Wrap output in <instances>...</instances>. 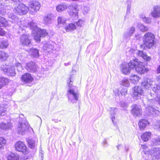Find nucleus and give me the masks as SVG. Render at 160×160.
<instances>
[{
    "label": "nucleus",
    "instance_id": "obj_1",
    "mask_svg": "<svg viewBox=\"0 0 160 160\" xmlns=\"http://www.w3.org/2000/svg\"><path fill=\"white\" fill-rule=\"evenodd\" d=\"M68 8V13L71 17L78 18V10L77 6L74 4H71L68 6L65 3H62L57 5V10L59 12H62L66 9Z\"/></svg>",
    "mask_w": 160,
    "mask_h": 160
},
{
    "label": "nucleus",
    "instance_id": "obj_2",
    "mask_svg": "<svg viewBox=\"0 0 160 160\" xmlns=\"http://www.w3.org/2000/svg\"><path fill=\"white\" fill-rule=\"evenodd\" d=\"M28 26L32 30V33L34 39L37 42H39L41 37H45L48 34L46 30H42L38 28L36 26V23L33 22L28 23Z\"/></svg>",
    "mask_w": 160,
    "mask_h": 160
},
{
    "label": "nucleus",
    "instance_id": "obj_3",
    "mask_svg": "<svg viewBox=\"0 0 160 160\" xmlns=\"http://www.w3.org/2000/svg\"><path fill=\"white\" fill-rule=\"evenodd\" d=\"M128 66L130 68L135 69L138 73L141 74H144L148 70V69L145 68L143 63L137 58L131 60L128 63Z\"/></svg>",
    "mask_w": 160,
    "mask_h": 160
},
{
    "label": "nucleus",
    "instance_id": "obj_4",
    "mask_svg": "<svg viewBox=\"0 0 160 160\" xmlns=\"http://www.w3.org/2000/svg\"><path fill=\"white\" fill-rule=\"evenodd\" d=\"M154 35L152 33L149 32L146 33L143 37V41L144 44L150 48L154 44Z\"/></svg>",
    "mask_w": 160,
    "mask_h": 160
},
{
    "label": "nucleus",
    "instance_id": "obj_5",
    "mask_svg": "<svg viewBox=\"0 0 160 160\" xmlns=\"http://www.w3.org/2000/svg\"><path fill=\"white\" fill-rule=\"evenodd\" d=\"M67 94L69 101L72 103H76L79 100V94L73 88L68 89Z\"/></svg>",
    "mask_w": 160,
    "mask_h": 160
},
{
    "label": "nucleus",
    "instance_id": "obj_6",
    "mask_svg": "<svg viewBox=\"0 0 160 160\" xmlns=\"http://www.w3.org/2000/svg\"><path fill=\"white\" fill-rule=\"evenodd\" d=\"M132 95L134 99H140L141 96L144 95V91L141 87L135 86L132 88Z\"/></svg>",
    "mask_w": 160,
    "mask_h": 160
},
{
    "label": "nucleus",
    "instance_id": "obj_7",
    "mask_svg": "<svg viewBox=\"0 0 160 160\" xmlns=\"http://www.w3.org/2000/svg\"><path fill=\"white\" fill-rule=\"evenodd\" d=\"M2 70L8 76H14L16 75L15 67L10 65L3 64L1 67Z\"/></svg>",
    "mask_w": 160,
    "mask_h": 160
},
{
    "label": "nucleus",
    "instance_id": "obj_8",
    "mask_svg": "<svg viewBox=\"0 0 160 160\" xmlns=\"http://www.w3.org/2000/svg\"><path fill=\"white\" fill-rule=\"evenodd\" d=\"M28 8L25 5L22 3L19 4L16 7L14 10V12L16 13L22 15L26 14L28 12Z\"/></svg>",
    "mask_w": 160,
    "mask_h": 160
},
{
    "label": "nucleus",
    "instance_id": "obj_9",
    "mask_svg": "<svg viewBox=\"0 0 160 160\" xmlns=\"http://www.w3.org/2000/svg\"><path fill=\"white\" fill-rule=\"evenodd\" d=\"M15 149L16 151L23 153H26L27 147L24 143L22 141L17 142L15 145Z\"/></svg>",
    "mask_w": 160,
    "mask_h": 160
},
{
    "label": "nucleus",
    "instance_id": "obj_10",
    "mask_svg": "<svg viewBox=\"0 0 160 160\" xmlns=\"http://www.w3.org/2000/svg\"><path fill=\"white\" fill-rule=\"evenodd\" d=\"M29 6L31 9H33L35 12L30 11V12L33 15L35 14V12L38 11L40 8L41 5L38 1H32L30 2Z\"/></svg>",
    "mask_w": 160,
    "mask_h": 160
},
{
    "label": "nucleus",
    "instance_id": "obj_11",
    "mask_svg": "<svg viewBox=\"0 0 160 160\" xmlns=\"http://www.w3.org/2000/svg\"><path fill=\"white\" fill-rule=\"evenodd\" d=\"M28 125L27 123L22 122L18 125L17 132L20 134L22 135L28 129Z\"/></svg>",
    "mask_w": 160,
    "mask_h": 160
},
{
    "label": "nucleus",
    "instance_id": "obj_12",
    "mask_svg": "<svg viewBox=\"0 0 160 160\" xmlns=\"http://www.w3.org/2000/svg\"><path fill=\"white\" fill-rule=\"evenodd\" d=\"M152 16L154 18H160V5H155L153 10L151 12Z\"/></svg>",
    "mask_w": 160,
    "mask_h": 160
},
{
    "label": "nucleus",
    "instance_id": "obj_13",
    "mask_svg": "<svg viewBox=\"0 0 160 160\" xmlns=\"http://www.w3.org/2000/svg\"><path fill=\"white\" fill-rule=\"evenodd\" d=\"M20 42L23 45H28L31 43L30 39L26 34H23L20 37Z\"/></svg>",
    "mask_w": 160,
    "mask_h": 160
},
{
    "label": "nucleus",
    "instance_id": "obj_14",
    "mask_svg": "<svg viewBox=\"0 0 160 160\" xmlns=\"http://www.w3.org/2000/svg\"><path fill=\"white\" fill-rule=\"evenodd\" d=\"M53 18V15L52 14H48L44 15L42 20L43 23L46 25L51 23Z\"/></svg>",
    "mask_w": 160,
    "mask_h": 160
},
{
    "label": "nucleus",
    "instance_id": "obj_15",
    "mask_svg": "<svg viewBox=\"0 0 160 160\" xmlns=\"http://www.w3.org/2000/svg\"><path fill=\"white\" fill-rule=\"evenodd\" d=\"M141 108L140 106L134 105L131 110L132 114L135 116H139L141 114Z\"/></svg>",
    "mask_w": 160,
    "mask_h": 160
},
{
    "label": "nucleus",
    "instance_id": "obj_16",
    "mask_svg": "<svg viewBox=\"0 0 160 160\" xmlns=\"http://www.w3.org/2000/svg\"><path fill=\"white\" fill-rule=\"evenodd\" d=\"M27 70L30 72H35L37 71V66L33 62L28 63L26 66Z\"/></svg>",
    "mask_w": 160,
    "mask_h": 160
},
{
    "label": "nucleus",
    "instance_id": "obj_17",
    "mask_svg": "<svg viewBox=\"0 0 160 160\" xmlns=\"http://www.w3.org/2000/svg\"><path fill=\"white\" fill-rule=\"evenodd\" d=\"M132 69L130 68L128 66V64L123 63L120 66V70L124 74H129L130 72V70Z\"/></svg>",
    "mask_w": 160,
    "mask_h": 160
},
{
    "label": "nucleus",
    "instance_id": "obj_18",
    "mask_svg": "<svg viewBox=\"0 0 160 160\" xmlns=\"http://www.w3.org/2000/svg\"><path fill=\"white\" fill-rule=\"evenodd\" d=\"M22 81L24 83H30L33 80V78L31 76L30 74L28 73H26L22 75L21 77Z\"/></svg>",
    "mask_w": 160,
    "mask_h": 160
},
{
    "label": "nucleus",
    "instance_id": "obj_19",
    "mask_svg": "<svg viewBox=\"0 0 160 160\" xmlns=\"http://www.w3.org/2000/svg\"><path fill=\"white\" fill-rule=\"evenodd\" d=\"M152 81L149 79H146L142 82L141 84V87L144 88L146 89H148L151 87L152 83Z\"/></svg>",
    "mask_w": 160,
    "mask_h": 160
},
{
    "label": "nucleus",
    "instance_id": "obj_20",
    "mask_svg": "<svg viewBox=\"0 0 160 160\" xmlns=\"http://www.w3.org/2000/svg\"><path fill=\"white\" fill-rule=\"evenodd\" d=\"M146 110L148 113L151 114H157L159 111L157 107L148 106L146 108ZM149 114V113H148Z\"/></svg>",
    "mask_w": 160,
    "mask_h": 160
},
{
    "label": "nucleus",
    "instance_id": "obj_21",
    "mask_svg": "<svg viewBox=\"0 0 160 160\" xmlns=\"http://www.w3.org/2000/svg\"><path fill=\"white\" fill-rule=\"evenodd\" d=\"M156 80L157 82L160 84V75L157 77ZM152 90L155 93L160 92V84H155V86L152 88Z\"/></svg>",
    "mask_w": 160,
    "mask_h": 160
},
{
    "label": "nucleus",
    "instance_id": "obj_22",
    "mask_svg": "<svg viewBox=\"0 0 160 160\" xmlns=\"http://www.w3.org/2000/svg\"><path fill=\"white\" fill-rule=\"evenodd\" d=\"M149 124L148 121L145 119H142L139 121L138 125L140 130H143L148 124Z\"/></svg>",
    "mask_w": 160,
    "mask_h": 160
},
{
    "label": "nucleus",
    "instance_id": "obj_23",
    "mask_svg": "<svg viewBox=\"0 0 160 160\" xmlns=\"http://www.w3.org/2000/svg\"><path fill=\"white\" fill-rule=\"evenodd\" d=\"M137 53L138 56L142 57L146 61H149L151 59V58L148 56L142 51H138Z\"/></svg>",
    "mask_w": 160,
    "mask_h": 160
},
{
    "label": "nucleus",
    "instance_id": "obj_24",
    "mask_svg": "<svg viewBox=\"0 0 160 160\" xmlns=\"http://www.w3.org/2000/svg\"><path fill=\"white\" fill-rule=\"evenodd\" d=\"M151 154L155 156L157 158H160V148H154L152 149Z\"/></svg>",
    "mask_w": 160,
    "mask_h": 160
},
{
    "label": "nucleus",
    "instance_id": "obj_25",
    "mask_svg": "<svg viewBox=\"0 0 160 160\" xmlns=\"http://www.w3.org/2000/svg\"><path fill=\"white\" fill-rule=\"evenodd\" d=\"M9 79L4 77H0V89L4 86L6 85L9 82Z\"/></svg>",
    "mask_w": 160,
    "mask_h": 160
},
{
    "label": "nucleus",
    "instance_id": "obj_26",
    "mask_svg": "<svg viewBox=\"0 0 160 160\" xmlns=\"http://www.w3.org/2000/svg\"><path fill=\"white\" fill-rule=\"evenodd\" d=\"M11 126V123L9 122H8L6 123L2 122L0 124V128L3 130L10 129Z\"/></svg>",
    "mask_w": 160,
    "mask_h": 160
},
{
    "label": "nucleus",
    "instance_id": "obj_27",
    "mask_svg": "<svg viewBox=\"0 0 160 160\" xmlns=\"http://www.w3.org/2000/svg\"><path fill=\"white\" fill-rule=\"evenodd\" d=\"M8 160H21L18 155L17 154L12 153L7 157Z\"/></svg>",
    "mask_w": 160,
    "mask_h": 160
},
{
    "label": "nucleus",
    "instance_id": "obj_28",
    "mask_svg": "<svg viewBox=\"0 0 160 160\" xmlns=\"http://www.w3.org/2000/svg\"><path fill=\"white\" fill-rule=\"evenodd\" d=\"M151 134L150 132H147L142 135L141 138L143 141H147L150 138Z\"/></svg>",
    "mask_w": 160,
    "mask_h": 160
},
{
    "label": "nucleus",
    "instance_id": "obj_29",
    "mask_svg": "<svg viewBox=\"0 0 160 160\" xmlns=\"http://www.w3.org/2000/svg\"><path fill=\"white\" fill-rule=\"evenodd\" d=\"M31 56L33 58H38L39 57V51L36 48H32L30 51Z\"/></svg>",
    "mask_w": 160,
    "mask_h": 160
},
{
    "label": "nucleus",
    "instance_id": "obj_30",
    "mask_svg": "<svg viewBox=\"0 0 160 160\" xmlns=\"http://www.w3.org/2000/svg\"><path fill=\"white\" fill-rule=\"evenodd\" d=\"M76 27L74 24L71 23L69 24L65 28L67 32H72L76 29Z\"/></svg>",
    "mask_w": 160,
    "mask_h": 160
},
{
    "label": "nucleus",
    "instance_id": "obj_31",
    "mask_svg": "<svg viewBox=\"0 0 160 160\" xmlns=\"http://www.w3.org/2000/svg\"><path fill=\"white\" fill-rule=\"evenodd\" d=\"M8 55L5 52L0 51V60L2 61H5L7 59Z\"/></svg>",
    "mask_w": 160,
    "mask_h": 160
},
{
    "label": "nucleus",
    "instance_id": "obj_32",
    "mask_svg": "<svg viewBox=\"0 0 160 160\" xmlns=\"http://www.w3.org/2000/svg\"><path fill=\"white\" fill-rule=\"evenodd\" d=\"M117 109L116 108H111V110L110 118H111L112 122L114 125L115 124V122H114V121L115 119V116L116 112L115 110Z\"/></svg>",
    "mask_w": 160,
    "mask_h": 160
},
{
    "label": "nucleus",
    "instance_id": "obj_33",
    "mask_svg": "<svg viewBox=\"0 0 160 160\" xmlns=\"http://www.w3.org/2000/svg\"><path fill=\"white\" fill-rule=\"evenodd\" d=\"M53 48V45L48 43L44 44L43 47L44 50H46L48 52H50Z\"/></svg>",
    "mask_w": 160,
    "mask_h": 160
},
{
    "label": "nucleus",
    "instance_id": "obj_34",
    "mask_svg": "<svg viewBox=\"0 0 160 160\" xmlns=\"http://www.w3.org/2000/svg\"><path fill=\"white\" fill-rule=\"evenodd\" d=\"M8 25V22L4 18L0 16V26L6 27Z\"/></svg>",
    "mask_w": 160,
    "mask_h": 160
},
{
    "label": "nucleus",
    "instance_id": "obj_35",
    "mask_svg": "<svg viewBox=\"0 0 160 160\" xmlns=\"http://www.w3.org/2000/svg\"><path fill=\"white\" fill-rule=\"evenodd\" d=\"M27 142L29 147L31 149H33L36 145V143L34 140L32 139H29Z\"/></svg>",
    "mask_w": 160,
    "mask_h": 160
},
{
    "label": "nucleus",
    "instance_id": "obj_36",
    "mask_svg": "<svg viewBox=\"0 0 160 160\" xmlns=\"http://www.w3.org/2000/svg\"><path fill=\"white\" fill-rule=\"evenodd\" d=\"M8 18L12 20V22H15L18 19V17L16 16L12 13L9 14Z\"/></svg>",
    "mask_w": 160,
    "mask_h": 160
},
{
    "label": "nucleus",
    "instance_id": "obj_37",
    "mask_svg": "<svg viewBox=\"0 0 160 160\" xmlns=\"http://www.w3.org/2000/svg\"><path fill=\"white\" fill-rule=\"evenodd\" d=\"M140 18L142 19V20L145 23L149 24L151 22V20L150 18L146 17L143 15H140Z\"/></svg>",
    "mask_w": 160,
    "mask_h": 160
},
{
    "label": "nucleus",
    "instance_id": "obj_38",
    "mask_svg": "<svg viewBox=\"0 0 160 160\" xmlns=\"http://www.w3.org/2000/svg\"><path fill=\"white\" fill-rule=\"evenodd\" d=\"M138 27L142 32H146L148 31V27L145 26L141 23H139L138 25Z\"/></svg>",
    "mask_w": 160,
    "mask_h": 160
},
{
    "label": "nucleus",
    "instance_id": "obj_39",
    "mask_svg": "<svg viewBox=\"0 0 160 160\" xmlns=\"http://www.w3.org/2000/svg\"><path fill=\"white\" fill-rule=\"evenodd\" d=\"M121 84L126 87H128L130 85L129 80L126 78H124L121 82Z\"/></svg>",
    "mask_w": 160,
    "mask_h": 160
},
{
    "label": "nucleus",
    "instance_id": "obj_40",
    "mask_svg": "<svg viewBox=\"0 0 160 160\" xmlns=\"http://www.w3.org/2000/svg\"><path fill=\"white\" fill-rule=\"evenodd\" d=\"M73 76L72 75L71 76L70 78L68 81V87H69V88H73V89H74V88L73 87H74L73 86L72 87V82L73 80Z\"/></svg>",
    "mask_w": 160,
    "mask_h": 160
},
{
    "label": "nucleus",
    "instance_id": "obj_41",
    "mask_svg": "<svg viewBox=\"0 0 160 160\" xmlns=\"http://www.w3.org/2000/svg\"><path fill=\"white\" fill-rule=\"evenodd\" d=\"M58 20L59 24H64L66 23V19L63 17H59L58 18Z\"/></svg>",
    "mask_w": 160,
    "mask_h": 160
},
{
    "label": "nucleus",
    "instance_id": "obj_42",
    "mask_svg": "<svg viewBox=\"0 0 160 160\" xmlns=\"http://www.w3.org/2000/svg\"><path fill=\"white\" fill-rule=\"evenodd\" d=\"M8 45V42L7 41L3 40L1 42L0 47L2 48H6Z\"/></svg>",
    "mask_w": 160,
    "mask_h": 160
},
{
    "label": "nucleus",
    "instance_id": "obj_43",
    "mask_svg": "<svg viewBox=\"0 0 160 160\" xmlns=\"http://www.w3.org/2000/svg\"><path fill=\"white\" fill-rule=\"evenodd\" d=\"M152 145H157L160 144V138H156L153 139L152 140Z\"/></svg>",
    "mask_w": 160,
    "mask_h": 160
},
{
    "label": "nucleus",
    "instance_id": "obj_44",
    "mask_svg": "<svg viewBox=\"0 0 160 160\" xmlns=\"http://www.w3.org/2000/svg\"><path fill=\"white\" fill-rule=\"evenodd\" d=\"M26 57V55L25 53H22L20 54H18V57L20 59V61H23Z\"/></svg>",
    "mask_w": 160,
    "mask_h": 160
},
{
    "label": "nucleus",
    "instance_id": "obj_45",
    "mask_svg": "<svg viewBox=\"0 0 160 160\" xmlns=\"http://www.w3.org/2000/svg\"><path fill=\"white\" fill-rule=\"evenodd\" d=\"M139 79V78L138 76L134 74L132 75L130 77L131 80L133 82H136L138 81Z\"/></svg>",
    "mask_w": 160,
    "mask_h": 160
},
{
    "label": "nucleus",
    "instance_id": "obj_46",
    "mask_svg": "<svg viewBox=\"0 0 160 160\" xmlns=\"http://www.w3.org/2000/svg\"><path fill=\"white\" fill-rule=\"evenodd\" d=\"M6 141L5 139L2 137H0V149L2 148L5 145Z\"/></svg>",
    "mask_w": 160,
    "mask_h": 160
},
{
    "label": "nucleus",
    "instance_id": "obj_47",
    "mask_svg": "<svg viewBox=\"0 0 160 160\" xmlns=\"http://www.w3.org/2000/svg\"><path fill=\"white\" fill-rule=\"evenodd\" d=\"M15 66L16 67L15 69H17L18 71H21L22 69V65L20 63H16Z\"/></svg>",
    "mask_w": 160,
    "mask_h": 160
},
{
    "label": "nucleus",
    "instance_id": "obj_48",
    "mask_svg": "<svg viewBox=\"0 0 160 160\" xmlns=\"http://www.w3.org/2000/svg\"><path fill=\"white\" fill-rule=\"evenodd\" d=\"M4 6L2 4H0V14L4 15L5 13V9Z\"/></svg>",
    "mask_w": 160,
    "mask_h": 160
},
{
    "label": "nucleus",
    "instance_id": "obj_49",
    "mask_svg": "<svg viewBox=\"0 0 160 160\" xmlns=\"http://www.w3.org/2000/svg\"><path fill=\"white\" fill-rule=\"evenodd\" d=\"M149 99L151 100H153L154 99L156 101L158 102L160 105V94L157 95L155 98H149Z\"/></svg>",
    "mask_w": 160,
    "mask_h": 160
},
{
    "label": "nucleus",
    "instance_id": "obj_50",
    "mask_svg": "<svg viewBox=\"0 0 160 160\" xmlns=\"http://www.w3.org/2000/svg\"><path fill=\"white\" fill-rule=\"evenodd\" d=\"M7 110L1 106L0 107V116H2L6 114Z\"/></svg>",
    "mask_w": 160,
    "mask_h": 160
},
{
    "label": "nucleus",
    "instance_id": "obj_51",
    "mask_svg": "<svg viewBox=\"0 0 160 160\" xmlns=\"http://www.w3.org/2000/svg\"><path fill=\"white\" fill-rule=\"evenodd\" d=\"M89 11V8L87 6H84L83 8V13L84 15L87 14Z\"/></svg>",
    "mask_w": 160,
    "mask_h": 160
},
{
    "label": "nucleus",
    "instance_id": "obj_52",
    "mask_svg": "<svg viewBox=\"0 0 160 160\" xmlns=\"http://www.w3.org/2000/svg\"><path fill=\"white\" fill-rule=\"evenodd\" d=\"M154 125L155 126V128L158 129L160 131V120L156 121Z\"/></svg>",
    "mask_w": 160,
    "mask_h": 160
},
{
    "label": "nucleus",
    "instance_id": "obj_53",
    "mask_svg": "<svg viewBox=\"0 0 160 160\" xmlns=\"http://www.w3.org/2000/svg\"><path fill=\"white\" fill-rule=\"evenodd\" d=\"M127 93V90L126 88H123L120 92V93L122 96H125Z\"/></svg>",
    "mask_w": 160,
    "mask_h": 160
},
{
    "label": "nucleus",
    "instance_id": "obj_54",
    "mask_svg": "<svg viewBox=\"0 0 160 160\" xmlns=\"http://www.w3.org/2000/svg\"><path fill=\"white\" fill-rule=\"evenodd\" d=\"M131 3H128L127 7V9L126 12V14H128L130 13V12L131 9Z\"/></svg>",
    "mask_w": 160,
    "mask_h": 160
},
{
    "label": "nucleus",
    "instance_id": "obj_55",
    "mask_svg": "<svg viewBox=\"0 0 160 160\" xmlns=\"http://www.w3.org/2000/svg\"><path fill=\"white\" fill-rule=\"evenodd\" d=\"M83 22L82 20H79L78 22H76L77 25L78 27H81L83 23Z\"/></svg>",
    "mask_w": 160,
    "mask_h": 160
},
{
    "label": "nucleus",
    "instance_id": "obj_56",
    "mask_svg": "<svg viewBox=\"0 0 160 160\" xmlns=\"http://www.w3.org/2000/svg\"><path fill=\"white\" fill-rule=\"evenodd\" d=\"M135 28L133 27H132L131 28L130 30L129 31V36L132 35V34L134 33V32L135 31Z\"/></svg>",
    "mask_w": 160,
    "mask_h": 160
},
{
    "label": "nucleus",
    "instance_id": "obj_57",
    "mask_svg": "<svg viewBox=\"0 0 160 160\" xmlns=\"http://www.w3.org/2000/svg\"><path fill=\"white\" fill-rule=\"evenodd\" d=\"M8 104L9 103H5L1 105V106L2 107H3L4 108L7 110L9 106Z\"/></svg>",
    "mask_w": 160,
    "mask_h": 160
},
{
    "label": "nucleus",
    "instance_id": "obj_58",
    "mask_svg": "<svg viewBox=\"0 0 160 160\" xmlns=\"http://www.w3.org/2000/svg\"><path fill=\"white\" fill-rule=\"evenodd\" d=\"M121 106L125 109L128 107V104L124 102H122L121 103Z\"/></svg>",
    "mask_w": 160,
    "mask_h": 160
},
{
    "label": "nucleus",
    "instance_id": "obj_59",
    "mask_svg": "<svg viewBox=\"0 0 160 160\" xmlns=\"http://www.w3.org/2000/svg\"><path fill=\"white\" fill-rule=\"evenodd\" d=\"M5 34V32L2 28L0 29V35L3 36Z\"/></svg>",
    "mask_w": 160,
    "mask_h": 160
},
{
    "label": "nucleus",
    "instance_id": "obj_60",
    "mask_svg": "<svg viewBox=\"0 0 160 160\" xmlns=\"http://www.w3.org/2000/svg\"><path fill=\"white\" fill-rule=\"evenodd\" d=\"M118 90H115L114 91L115 94L116 95H119V92L118 91Z\"/></svg>",
    "mask_w": 160,
    "mask_h": 160
},
{
    "label": "nucleus",
    "instance_id": "obj_61",
    "mask_svg": "<svg viewBox=\"0 0 160 160\" xmlns=\"http://www.w3.org/2000/svg\"><path fill=\"white\" fill-rule=\"evenodd\" d=\"M135 37L137 39H139L140 37L139 34H137L135 35Z\"/></svg>",
    "mask_w": 160,
    "mask_h": 160
},
{
    "label": "nucleus",
    "instance_id": "obj_62",
    "mask_svg": "<svg viewBox=\"0 0 160 160\" xmlns=\"http://www.w3.org/2000/svg\"><path fill=\"white\" fill-rule=\"evenodd\" d=\"M107 144V142L106 141V140H105L103 142V144L104 146L105 147L107 146L106 145Z\"/></svg>",
    "mask_w": 160,
    "mask_h": 160
},
{
    "label": "nucleus",
    "instance_id": "obj_63",
    "mask_svg": "<svg viewBox=\"0 0 160 160\" xmlns=\"http://www.w3.org/2000/svg\"><path fill=\"white\" fill-rule=\"evenodd\" d=\"M141 147L143 149H146V148H147V146L145 145H142Z\"/></svg>",
    "mask_w": 160,
    "mask_h": 160
},
{
    "label": "nucleus",
    "instance_id": "obj_64",
    "mask_svg": "<svg viewBox=\"0 0 160 160\" xmlns=\"http://www.w3.org/2000/svg\"><path fill=\"white\" fill-rule=\"evenodd\" d=\"M158 73H160V65L159 66L157 69Z\"/></svg>",
    "mask_w": 160,
    "mask_h": 160
}]
</instances>
